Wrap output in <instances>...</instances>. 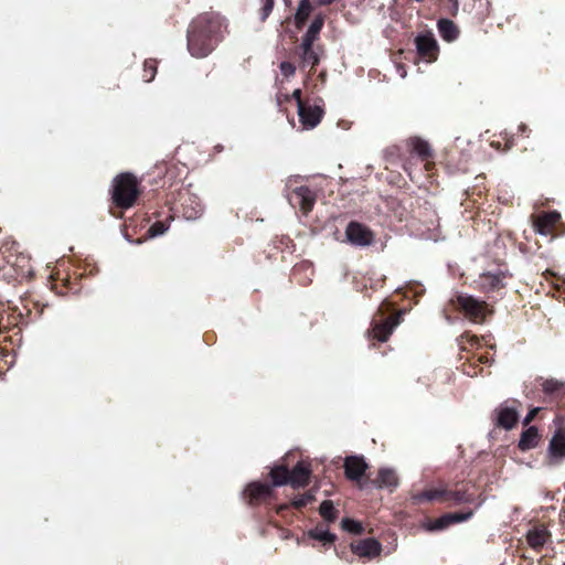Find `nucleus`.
<instances>
[{"label": "nucleus", "mask_w": 565, "mask_h": 565, "mask_svg": "<svg viewBox=\"0 0 565 565\" xmlns=\"http://www.w3.org/2000/svg\"><path fill=\"white\" fill-rule=\"evenodd\" d=\"M225 28L223 18L214 12L200 15L190 26L188 46L195 57L206 56L214 47V36Z\"/></svg>", "instance_id": "obj_1"}, {"label": "nucleus", "mask_w": 565, "mask_h": 565, "mask_svg": "<svg viewBox=\"0 0 565 565\" xmlns=\"http://www.w3.org/2000/svg\"><path fill=\"white\" fill-rule=\"evenodd\" d=\"M139 195L138 181L131 173H121L113 180L111 196L121 209L131 207Z\"/></svg>", "instance_id": "obj_2"}, {"label": "nucleus", "mask_w": 565, "mask_h": 565, "mask_svg": "<svg viewBox=\"0 0 565 565\" xmlns=\"http://www.w3.org/2000/svg\"><path fill=\"white\" fill-rule=\"evenodd\" d=\"M451 302L475 322L483 321L486 316L490 312L486 301L478 300L470 295L459 294Z\"/></svg>", "instance_id": "obj_3"}, {"label": "nucleus", "mask_w": 565, "mask_h": 565, "mask_svg": "<svg viewBox=\"0 0 565 565\" xmlns=\"http://www.w3.org/2000/svg\"><path fill=\"white\" fill-rule=\"evenodd\" d=\"M554 424L557 428L550 439L546 450V460L550 466L558 465L565 460V426L561 417H556Z\"/></svg>", "instance_id": "obj_4"}, {"label": "nucleus", "mask_w": 565, "mask_h": 565, "mask_svg": "<svg viewBox=\"0 0 565 565\" xmlns=\"http://www.w3.org/2000/svg\"><path fill=\"white\" fill-rule=\"evenodd\" d=\"M345 236L351 244L358 246H367L374 239L373 233L366 226L355 222L348 225Z\"/></svg>", "instance_id": "obj_5"}, {"label": "nucleus", "mask_w": 565, "mask_h": 565, "mask_svg": "<svg viewBox=\"0 0 565 565\" xmlns=\"http://www.w3.org/2000/svg\"><path fill=\"white\" fill-rule=\"evenodd\" d=\"M322 115L323 110L321 107L305 104L302 100H299L298 116L303 128H315L321 121Z\"/></svg>", "instance_id": "obj_6"}, {"label": "nucleus", "mask_w": 565, "mask_h": 565, "mask_svg": "<svg viewBox=\"0 0 565 565\" xmlns=\"http://www.w3.org/2000/svg\"><path fill=\"white\" fill-rule=\"evenodd\" d=\"M367 467L364 458L360 456L347 457L344 461L345 476L353 481H360Z\"/></svg>", "instance_id": "obj_7"}, {"label": "nucleus", "mask_w": 565, "mask_h": 565, "mask_svg": "<svg viewBox=\"0 0 565 565\" xmlns=\"http://www.w3.org/2000/svg\"><path fill=\"white\" fill-rule=\"evenodd\" d=\"M351 550L358 556L373 558L380 555L382 546L377 540L366 539L352 544Z\"/></svg>", "instance_id": "obj_8"}, {"label": "nucleus", "mask_w": 565, "mask_h": 565, "mask_svg": "<svg viewBox=\"0 0 565 565\" xmlns=\"http://www.w3.org/2000/svg\"><path fill=\"white\" fill-rule=\"evenodd\" d=\"M561 218L559 213L553 211L537 216L534 226L535 231L543 236L552 234L554 226Z\"/></svg>", "instance_id": "obj_9"}, {"label": "nucleus", "mask_w": 565, "mask_h": 565, "mask_svg": "<svg viewBox=\"0 0 565 565\" xmlns=\"http://www.w3.org/2000/svg\"><path fill=\"white\" fill-rule=\"evenodd\" d=\"M471 515H472L471 511L466 512V513L445 514L441 518L430 522L427 525V529L430 531L443 530V529L447 527L449 524L467 521L468 519L471 518Z\"/></svg>", "instance_id": "obj_10"}, {"label": "nucleus", "mask_w": 565, "mask_h": 565, "mask_svg": "<svg viewBox=\"0 0 565 565\" xmlns=\"http://www.w3.org/2000/svg\"><path fill=\"white\" fill-rule=\"evenodd\" d=\"M418 53L428 58H434L437 52V42L431 33L422 34L416 38Z\"/></svg>", "instance_id": "obj_11"}, {"label": "nucleus", "mask_w": 565, "mask_h": 565, "mask_svg": "<svg viewBox=\"0 0 565 565\" xmlns=\"http://www.w3.org/2000/svg\"><path fill=\"white\" fill-rule=\"evenodd\" d=\"M311 475V470L309 465L305 462H299L297 466L290 471L289 484L294 488H301L308 484L309 478Z\"/></svg>", "instance_id": "obj_12"}, {"label": "nucleus", "mask_w": 565, "mask_h": 565, "mask_svg": "<svg viewBox=\"0 0 565 565\" xmlns=\"http://www.w3.org/2000/svg\"><path fill=\"white\" fill-rule=\"evenodd\" d=\"M291 200H294L297 204L300 205L301 210L307 213L309 212L315 203V195L310 191V189L306 186L297 188L292 192Z\"/></svg>", "instance_id": "obj_13"}, {"label": "nucleus", "mask_w": 565, "mask_h": 565, "mask_svg": "<svg viewBox=\"0 0 565 565\" xmlns=\"http://www.w3.org/2000/svg\"><path fill=\"white\" fill-rule=\"evenodd\" d=\"M519 413L515 408L502 405L498 408V425L511 429L518 422Z\"/></svg>", "instance_id": "obj_14"}, {"label": "nucleus", "mask_w": 565, "mask_h": 565, "mask_svg": "<svg viewBox=\"0 0 565 565\" xmlns=\"http://www.w3.org/2000/svg\"><path fill=\"white\" fill-rule=\"evenodd\" d=\"M246 495L249 498V502H256L270 495L271 488L266 483L253 482L248 484L245 490Z\"/></svg>", "instance_id": "obj_15"}, {"label": "nucleus", "mask_w": 565, "mask_h": 565, "mask_svg": "<svg viewBox=\"0 0 565 565\" xmlns=\"http://www.w3.org/2000/svg\"><path fill=\"white\" fill-rule=\"evenodd\" d=\"M540 434L536 427L531 426L524 430L519 440V448L526 451L535 448L539 445Z\"/></svg>", "instance_id": "obj_16"}, {"label": "nucleus", "mask_w": 565, "mask_h": 565, "mask_svg": "<svg viewBox=\"0 0 565 565\" xmlns=\"http://www.w3.org/2000/svg\"><path fill=\"white\" fill-rule=\"evenodd\" d=\"M398 324L397 317H390L383 323H379L373 328V337L384 342L388 339L393 329Z\"/></svg>", "instance_id": "obj_17"}, {"label": "nucleus", "mask_w": 565, "mask_h": 565, "mask_svg": "<svg viewBox=\"0 0 565 565\" xmlns=\"http://www.w3.org/2000/svg\"><path fill=\"white\" fill-rule=\"evenodd\" d=\"M323 18L318 15L313 19L311 24L309 25L306 34L302 38L301 46L313 45L315 41L318 39L319 33L323 26Z\"/></svg>", "instance_id": "obj_18"}, {"label": "nucleus", "mask_w": 565, "mask_h": 565, "mask_svg": "<svg viewBox=\"0 0 565 565\" xmlns=\"http://www.w3.org/2000/svg\"><path fill=\"white\" fill-rule=\"evenodd\" d=\"M398 484V478L394 470L388 468H383L379 471V478L376 481V486L379 488H391L394 489Z\"/></svg>", "instance_id": "obj_19"}, {"label": "nucleus", "mask_w": 565, "mask_h": 565, "mask_svg": "<svg viewBox=\"0 0 565 565\" xmlns=\"http://www.w3.org/2000/svg\"><path fill=\"white\" fill-rule=\"evenodd\" d=\"M479 287L484 291H492L502 286V277L497 274H482L479 278Z\"/></svg>", "instance_id": "obj_20"}, {"label": "nucleus", "mask_w": 565, "mask_h": 565, "mask_svg": "<svg viewBox=\"0 0 565 565\" xmlns=\"http://www.w3.org/2000/svg\"><path fill=\"white\" fill-rule=\"evenodd\" d=\"M438 31L441 35V38L447 41L451 42L457 39L458 36V29L455 25V23L450 20L443 19L438 22Z\"/></svg>", "instance_id": "obj_21"}, {"label": "nucleus", "mask_w": 565, "mask_h": 565, "mask_svg": "<svg viewBox=\"0 0 565 565\" xmlns=\"http://www.w3.org/2000/svg\"><path fill=\"white\" fill-rule=\"evenodd\" d=\"M548 533L544 527H535L527 533V543L533 548L542 547L546 540Z\"/></svg>", "instance_id": "obj_22"}, {"label": "nucleus", "mask_w": 565, "mask_h": 565, "mask_svg": "<svg viewBox=\"0 0 565 565\" xmlns=\"http://www.w3.org/2000/svg\"><path fill=\"white\" fill-rule=\"evenodd\" d=\"M542 388L546 394L559 396L565 394V382L547 379L542 383Z\"/></svg>", "instance_id": "obj_23"}, {"label": "nucleus", "mask_w": 565, "mask_h": 565, "mask_svg": "<svg viewBox=\"0 0 565 565\" xmlns=\"http://www.w3.org/2000/svg\"><path fill=\"white\" fill-rule=\"evenodd\" d=\"M289 475L290 472L285 466H278L273 468L270 471L273 484L279 487L289 483Z\"/></svg>", "instance_id": "obj_24"}, {"label": "nucleus", "mask_w": 565, "mask_h": 565, "mask_svg": "<svg viewBox=\"0 0 565 565\" xmlns=\"http://www.w3.org/2000/svg\"><path fill=\"white\" fill-rule=\"evenodd\" d=\"M446 494H447V492L443 488L429 489V490H426L422 493L414 495V500L417 503H420L423 501H435V500H439L443 497H446Z\"/></svg>", "instance_id": "obj_25"}, {"label": "nucleus", "mask_w": 565, "mask_h": 565, "mask_svg": "<svg viewBox=\"0 0 565 565\" xmlns=\"http://www.w3.org/2000/svg\"><path fill=\"white\" fill-rule=\"evenodd\" d=\"M311 9L312 7L309 0L299 1L297 12L295 14L296 24L298 28L301 26V24L307 20L311 12Z\"/></svg>", "instance_id": "obj_26"}, {"label": "nucleus", "mask_w": 565, "mask_h": 565, "mask_svg": "<svg viewBox=\"0 0 565 565\" xmlns=\"http://www.w3.org/2000/svg\"><path fill=\"white\" fill-rule=\"evenodd\" d=\"M301 60L305 65H310L313 67L319 63V55L313 50L312 45L309 46H301Z\"/></svg>", "instance_id": "obj_27"}, {"label": "nucleus", "mask_w": 565, "mask_h": 565, "mask_svg": "<svg viewBox=\"0 0 565 565\" xmlns=\"http://www.w3.org/2000/svg\"><path fill=\"white\" fill-rule=\"evenodd\" d=\"M309 536L322 542L324 545L331 544L334 541V535L323 527H316L309 532Z\"/></svg>", "instance_id": "obj_28"}, {"label": "nucleus", "mask_w": 565, "mask_h": 565, "mask_svg": "<svg viewBox=\"0 0 565 565\" xmlns=\"http://www.w3.org/2000/svg\"><path fill=\"white\" fill-rule=\"evenodd\" d=\"M319 512H320L321 516L328 522H332L337 519V511L333 507L332 501H329V500L323 501L320 504Z\"/></svg>", "instance_id": "obj_29"}, {"label": "nucleus", "mask_w": 565, "mask_h": 565, "mask_svg": "<svg viewBox=\"0 0 565 565\" xmlns=\"http://www.w3.org/2000/svg\"><path fill=\"white\" fill-rule=\"evenodd\" d=\"M412 147L415 152H417L422 158H428L430 156V147L429 145L418 138L412 140Z\"/></svg>", "instance_id": "obj_30"}, {"label": "nucleus", "mask_w": 565, "mask_h": 565, "mask_svg": "<svg viewBox=\"0 0 565 565\" xmlns=\"http://www.w3.org/2000/svg\"><path fill=\"white\" fill-rule=\"evenodd\" d=\"M167 231L168 225H166L163 222H156L150 226L148 234L150 237H156L164 234Z\"/></svg>", "instance_id": "obj_31"}, {"label": "nucleus", "mask_w": 565, "mask_h": 565, "mask_svg": "<svg viewBox=\"0 0 565 565\" xmlns=\"http://www.w3.org/2000/svg\"><path fill=\"white\" fill-rule=\"evenodd\" d=\"M313 494L311 493H305V494H301L297 498H295L291 502V504L295 507V508H302V507H306L308 503H310L312 500H313Z\"/></svg>", "instance_id": "obj_32"}, {"label": "nucleus", "mask_w": 565, "mask_h": 565, "mask_svg": "<svg viewBox=\"0 0 565 565\" xmlns=\"http://www.w3.org/2000/svg\"><path fill=\"white\" fill-rule=\"evenodd\" d=\"M342 527L351 533H360L362 530L361 524L351 519H343Z\"/></svg>", "instance_id": "obj_33"}, {"label": "nucleus", "mask_w": 565, "mask_h": 565, "mask_svg": "<svg viewBox=\"0 0 565 565\" xmlns=\"http://www.w3.org/2000/svg\"><path fill=\"white\" fill-rule=\"evenodd\" d=\"M143 72H145V74H143L145 81L146 82L152 81L153 77H154V74H156L154 62L153 61H146L145 62V70H143Z\"/></svg>", "instance_id": "obj_34"}, {"label": "nucleus", "mask_w": 565, "mask_h": 565, "mask_svg": "<svg viewBox=\"0 0 565 565\" xmlns=\"http://www.w3.org/2000/svg\"><path fill=\"white\" fill-rule=\"evenodd\" d=\"M274 9V0H263V7L260 10V20L265 21Z\"/></svg>", "instance_id": "obj_35"}, {"label": "nucleus", "mask_w": 565, "mask_h": 565, "mask_svg": "<svg viewBox=\"0 0 565 565\" xmlns=\"http://www.w3.org/2000/svg\"><path fill=\"white\" fill-rule=\"evenodd\" d=\"M280 71L285 76L289 77L295 74L296 67L289 62H282L280 64Z\"/></svg>", "instance_id": "obj_36"}, {"label": "nucleus", "mask_w": 565, "mask_h": 565, "mask_svg": "<svg viewBox=\"0 0 565 565\" xmlns=\"http://www.w3.org/2000/svg\"><path fill=\"white\" fill-rule=\"evenodd\" d=\"M539 411H540L539 407L531 409L524 418V422H523L524 425H527L529 423H531L537 415Z\"/></svg>", "instance_id": "obj_37"}, {"label": "nucleus", "mask_w": 565, "mask_h": 565, "mask_svg": "<svg viewBox=\"0 0 565 565\" xmlns=\"http://www.w3.org/2000/svg\"><path fill=\"white\" fill-rule=\"evenodd\" d=\"M446 497H447V499L455 500L457 502H460L463 500L462 494H460L459 492H449V493L447 492Z\"/></svg>", "instance_id": "obj_38"}, {"label": "nucleus", "mask_w": 565, "mask_h": 565, "mask_svg": "<svg viewBox=\"0 0 565 565\" xmlns=\"http://www.w3.org/2000/svg\"><path fill=\"white\" fill-rule=\"evenodd\" d=\"M292 97L297 100V104L299 105V100H301V90L295 89L292 93Z\"/></svg>", "instance_id": "obj_39"}]
</instances>
